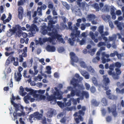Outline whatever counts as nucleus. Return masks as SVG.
Wrapping results in <instances>:
<instances>
[{
    "label": "nucleus",
    "mask_w": 124,
    "mask_h": 124,
    "mask_svg": "<svg viewBox=\"0 0 124 124\" xmlns=\"http://www.w3.org/2000/svg\"><path fill=\"white\" fill-rule=\"evenodd\" d=\"M67 89L68 91H71L70 94H68L67 95V98L68 99L70 98L71 97H73L75 95L79 96L80 90L77 88H74V86L73 87L69 86L67 87Z\"/></svg>",
    "instance_id": "obj_1"
},
{
    "label": "nucleus",
    "mask_w": 124,
    "mask_h": 124,
    "mask_svg": "<svg viewBox=\"0 0 124 124\" xmlns=\"http://www.w3.org/2000/svg\"><path fill=\"white\" fill-rule=\"evenodd\" d=\"M80 82L79 81L78 79H76L74 78H73L70 81V84L74 86V88H75L78 87L77 89L79 90H82L84 89V86L82 85H80L79 83Z\"/></svg>",
    "instance_id": "obj_2"
},
{
    "label": "nucleus",
    "mask_w": 124,
    "mask_h": 124,
    "mask_svg": "<svg viewBox=\"0 0 124 124\" xmlns=\"http://www.w3.org/2000/svg\"><path fill=\"white\" fill-rule=\"evenodd\" d=\"M70 55L71 59V64L72 66H75L76 64H75L74 62H77L78 61V58L76 56L75 54L73 52H70Z\"/></svg>",
    "instance_id": "obj_3"
},
{
    "label": "nucleus",
    "mask_w": 124,
    "mask_h": 124,
    "mask_svg": "<svg viewBox=\"0 0 124 124\" xmlns=\"http://www.w3.org/2000/svg\"><path fill=\"white\" fill-rule=\"evenodd\" d=\"M11 104L14 107L15 111V112H17L18 111L21 112L23 111V107L20 104L16 103L13 101H11Z\"/></svg>",
    "instance_id": "obj_4"
},
{
    "label": "nucleus",
    "mask_w": 124,
    "mask_h": 124,
    "mask_svg": "<svg viewBox=\"0 0 124 124\" xmlns=\"http://www.w3.org/2000/svg\"><path fill=\"white\" fill-rule=\"evenodd\" d=\"M108 112L112 113L114 117H116L117 115L118 114L116 111V107L115 105H113L111 107V109L109 107L108 108Z\"/></svg>",
    "instance_id": "obj_5"
},
{
    "label": "nucleus",
    "mask_w": 124,
    "mask_h": 124,
    "mask_svg": "<svg viewBox=\"0 0 124 124\" xmlns=\"http://www.w3.org/2000/svg\"><path fill=\"white\" fill-rule=\"evenodd\" d=\"M39 29L37 26L34 24H32L30 26V31H31V36H34V34L36 33V31H38Z\"/></svg>",
    "instance_id": "obj_6"
},
{
    "label": "nucleus",
    "mask_w": 124,
    "mask_h": 124,
    "mask_svg": "<svg viewBox=\"0 0 124 124\" xmlns=\"http://www.w3.org/2000/svg\"><path fill=\"white\" fill-rule=\"evenodd\" d=\"M107 75H103L104 84H105V87L104 89L105 90L109 89V84L110 80L108 78L106 77Z\"/></svg>",
    "instance_id": "obj_7"
},
{
    "label": "nucleus",
    "mask_w": 124,
    "mask_h": 124,
    "mask_svg": "<svg viewBox=\"0 0 124 124\" xmlns=\"http://www.w3.org/2000/svg\"><path fill=\"white\" fill-rule=\"evenodd\" d=\"M56 96L54 94V95H51L47 97V99L49 101H51L53 100L55 101L57 100H61L62 98L63 97L61 96L60 97L57 96L56 97Z\"/></svg>",
    "instance_id": "obj_8"
},
{
    "label": "nucleus",
    "mask_w": 124,
    "mask_h": 124,
    "mask_svg": "<svg viewBox=\"0 0 124 124\" xmlns=\"http://www.w3.org/2000/svg\"><path fill=\"white\" fill-rule=\"evenodd\" d=\"M81 90V100H82L84 99V97L85 96V97L86 99L89 98V96L88 93L86 91H83L82 92Z\"/></svg>",
    "instance_id": "obj_9"
},
{
    "label": "nucleus",
    "mask_w": 124,
    "mask_h": 124,
    "mask_svg": "<svg viewBox=\"0 0 124 124\" xmlns=\"http://www.w3.org/2000/svg\"><path fill=\"white\" fill-rule=\"evenodd\" d=\"M46 49L48 51L52 52H54L56 50L54 46L49 45L47 46Z\"/></svg>",
    "instance_id": "obj_10"
},
{
    "label": "nucleus",
    "mask_w": 124,
    "mask_h": 124,
    "mask_svg": "<svg viewBox=\"0 0 124 124\" xmlns=\"http://www.w3.org/2000/svg\"><path fill=\"white\" fill-rule=\"evenodd\" d=\"M80 31H77L76 33L75 32H72L70 34L71 36H75L76 38H81V36L80 35Z\"/></svg>",
    "instance_id": "obj_11"
},
{
    "label": "nucleus",
    "mask_w": 124,
    "mask_h": 124,
    "mask_svg": "<svg viewBox=\"0 0 124 124\" xmlns=\"http://www.w3.org/2000/svg\"><path fill=\"white\" fill-rule=\"evenodd\" d=\"M54 88L56 91L54 92V94L57 96L60 97V96H61L62 97V94H61L60 93L59 91V90L57 88L55 87Z\"/></svg>",
    "instance_id": "obj_12"
},
{
    "label": "nucleus",
    "mask_w": 124,
    "mask_h": 124,
    "mask_svg": "<svg viewBox=\"0 0 124 124\" xmlns=\"http://www.w3.org/2000/svg\"><path fill=\"white\" fill-rule=\"evenodd\" d=\"M56 114V111L54 109H51L48 111V115L50 117H52L53 115H55Z\"/></svg>",
    "instance_id": "obj_13"
},
{
    "label": "nucleus",
    "mask_w": 124,
    "mask_h": 124,
    "mask_svg": "<svg viewBox=\"0 0 124 124\" xmlns=\"http://www.w3.org/2000/svg\"><path fill=\"white\" fill-rule=\"evenodd\" d=\"M34 114H36L35 117V118H36L38 120H40L43 116L42 114H39L38 112H35Z\"/></svg>",
    "instance_id": "obj_14"
},
{
    "label": "nucleus",
    "mask_w": 124,
    "mask_h": 124,
    "mask_svg": "<svg viewBox=\"0 0 124 124\" xmlns=\"http://www.w3.org/2000/svg\"><path fill=\"white\" fill-rule=\"evenodd\" d=\"M109 7L108 5H106L103 8L101 9V11L103 12H108L109 11Z\"/></svg>",
    "instance_id": "obj_15"
},
{
    "label": "nucleus",
    "mask_w": 124,
    "mask_h": 124,
    "mask_svg": "<svg viewBox=\"0 0 124 124\" xmlns=\"http://www.w3.org/2000/svg\"><path fill=\"white\" fill-rule=\"evenodd\" d=\"M13 115L14 117V118L12 117V120H15L16 119H17V116H22L21 113H17L16 112H14L13 114Z\"/></svg>",
    "instance_id": "obj_16"
},
{
    "label": "nucleus",
    "mask_w": 124,
    "mask_h": 124,
    "mask_svg": "<svg viewBox=\"0 0 124 124\" xmlns=\"http://www.w3.org/2000/svg\"><path fill=\"white\" fill-rule=\"evenodd\" d=\"M30 95L28 93L25 96L24 98V100L26 104L29 103V101L28 100L30 99L31 98Z\"/></svg>",
    "instance_id": "obj_17"
},
{
    "label": "nucleus",
    "mask_w": 124,
    "mask_h": 124,
    "mask_svg": "<svg viewBox=\"0 0 124 124\" xmlns=\"http://www.w3.org/2000/svg\"><path fill=\"white\" fill-rule=\"evenodd\" d=\"M104 26L103 25L100 26L98 28V31L101 35L104 33Z\"/></svg>",
    "instance_id": "obj_18"
},
{
    "label": "nucleus",
    "mask_w": 124,
    "mask_h": 124,
    "mask_svg": "<svg viewBox=\"0 0 124 124\" xmlns=\"http://www.w3.org/2000/svg\"><path fill=\"white\" fill-rule=\"evenodd\" d=\"M91 103L92 105L95 107H97L99 105L100 102L97 101L95 99H93L91 101Z\"/></svg>",
    "instance_id": "obj_19"
},
{
    "label": "nucleus",
    "mask_w": 124,
    "mask_h": 124,
    "mask_svg": "<svg viewBox=\"0 0 124 124\" xmlns=\"http://www.w3.org/2000/svg\"><path fill=\"white\" fill-rule=\"evenodd\" d=\"M61 35L60 34H58L57 35V38L59 42H60L64 44L65 43V41L62 38H61Z\"/></svg>",
    "instance_id": "obj_20"
},
{
    "label": "nucleus",
    "mask_w": 124,
    "mask_h": 124,
    "mask_svg": "<svg viewBox=\"0 0 124 124\" xmlns=\"http://www.w3.org/2000/svg\"><path fill=\"white\" fill-rule=\"evenodd\" d=\"M102 17L104 21L107 20L106 19H107L108 20V21H110L111 19V16L109 15H107L106 16H105L104 15H102Z\"/></svg>",
    "instance_id": "obj_21"
},
{
    "label": "nucleus",
    "mask_w": 124,
    "mask_h": 124,
    "mask_svg": "<svg viewBox=\"0 0 124 124\" xmlns=\"http://www.w3.org/2000/svg\"><path fill=\"white\" fill-rule=\"evenodd\" d=\"M101 103L103 106H106L108 104L107 101L105 98H103L102 99Z\"/></svg>",
    "instance_id": "obj_22"
},
{
    "label": "nucleus",
    "mask_w": 124,
    "mask_h": 124,
    "mask_svg": "<svg viewBox=\"0 0 124 124\" xmlns=\"http://www.w3.org/2000/svg\"><path fill=\"white\" fill-rule=\"evenodd\" d=\"M58 105L61 108H63L65 107V103L64 102H62L60 101H58L57 102Z\"/></svg>",
    "instance_id": "obj_23"
},
{
    "label": "nucleus",
    "mask_w": 124,
    "mask_h": 124,
    "mask_svg": "<svg viewBox=\"0 0 124 124\" xmlns=\"http://www.w3.org/2000/svg\"><path fill=\"white\" fill-rule=\"evenodd\" d=\"M48 34L49 36H51V37H53L55 38H57V35H57L52 31L51 32H49Z\"/></svg>",
    "instance_id": "obj_24"
},
{
    "label": "nucleus",
    "mask_w": 124,
    "mask_h": 124,
    "mask_svg": "<svg viewBox=\"0 0 124 124\" xmlns=\"http://www.w3.org/2000/svg\"><path fill=\"white\" fill-rule=\"evenodd\" d=\"M22 32L23 31L21 30H18L16 32V34L15 35L16 37H20L21 36Z\"/></svg>",
    "instance_id": "obj_25"
},
{
    "label": "nucleus",
    "mask_w": 124,
    "mask_h": 124,
    "mask_svg": "<svg viewBox=\"0 0 124 124\" xmlns=\"http://www.w3.org/2000/svg\"><path fill=\"white\" fill-rule=\"evenodd\" d=\"M87 17L89 20H93L95 18V16L94 15L91 14L87 16Z\"/></svg>",
    "instance_id": "obj_26"
},
{
    "label": "nucleus",
    "mask_w": 124,
    "mask_h": 124,
    "mask_svg": "<svg viewBox=\"0 0 124 124\" xmlns=\"http://www.w3.org/2000/svg\"><path fill=\"white\" fill-rule=\"evenodd\" d=\"M37 92H38L37 90H34L31 89L28 94L30 95H33V96L35 94L37 93Z\"/></svg>",
    "instance_id": "obj_27"
},
{
    "label": "nucleus",
    "mask_w": 124,
    "mask_h": 124,
    "mask_svg": "<svg viewBox=\"0 0 124 124\" xmlns=\"http://www.w3.org/2000/svg\"><path fill=\"white\" fill-rule=\"evenodd\" d=\"M117 23V26L118 29L120 30H122L123 29V28L121 26V23H119L117 21H116L115 23V24H116Z\"/></svg>",
    "instance_id": "obj_28"
},
{
    "label": "nucleus",
    "mask_w": 124,
    "mask_h": 124,
    "mask_svg": "<svg viewBox=\"0 0 124 124\" xmlns=\"http://www.w3.org/2000/svg\"><path fill=\"white\" fill-rule=\"evenodd\" d=\"M80 64L81 67L84 68H85L87 67V66L85 63L83 61H81L80 62Z\"/></svg>",
    "instance_id": "obj_29"
},
{
    "label": "nucleus",
    "mask_w": 124,
    "mask_h": 124,
    "mask_svg": "<svg viewBox=\"0 0 124 124\" xmlns=\"http://www.w3.org/2000/svg\"><path fill=\"white\" fill-rule=\"evenodd\" d=\"M62 4L65 7L67 10H69L70 9V6L66 2H62Z\"/></svg>",
    "instance_id": "obj_30"
},
{
    "label": "nucleus",
    "mask_w": 124,
    "mask_h": 124,
    "mask_svg": "<svg viewBox=\"0 0 124 124\" xmlns=\"http://www.w3.org/2000/svg\"><path fill=\"white\" fill-rule=\"evenodd\" d=\"M88 71H89L90 72L92 73H94V71L93 69L92 68V67L91 66H89L87 67V66L86 68Z\"/></svg>",
    "instance_id": "obj_31"
},
{
    "label": "nucleus",
    "mask_w": 124,
    "mask_h": 124,
    "mask_svg": "<svg viewBox=\"0 0 124 124\" xmlns=\"http://www.w3.org/2000/svg\"><path fill=\"white\" fill-rule=\"evenodd\" d=\"M56 39L53 37H49L47 38L48 42L50 43H53L54 41L56 40Z\"/></svg>",
    "instance_id": "obj_32"
},
{
    "label": "nucleus",
    "mask_w": 124,
    "mask_h": 124,
    "mask_svg": "<svg viewBox=\"0 0 124 124\" xmlns=\"http://www.w3.org/2000/svg\"><path fill=\"white\" fill-rule=\"evenodd\" d=\"M92 80L93 83L95 86H98V84L96 78H95L94 77L92 79Z\"/></svg>",
    "instance_id": "obj_33"
},
{
    "label": "nucleus",
    "mask_w": 124,
    "mask_h": 124,
    "mask_svg": "<svg viewBox=\"0 0 124 124\" xmlns=\"http://www.w3.org/2000/svg\"><path fill=\"white\" fill-rule=\"evenodd\" d=\"M93 6L94 7V8L96 9V11H98L99 10V7L98 4L97 3H95L93 5Z\"/></svg>",
    "instance_id": "obj_34"
},
{
    "label": "nucleus",
    "mask_w": 124,
    "mask_h": 124,
    "mask_svg": "<svg viewBox=\"0 0 124 124\" xmlns=\"http://www.w3.org/2000/svg\"><path fill=\"white\" fill-rule=\"evenodd\" d=\"M57 21L56 20L54 21L53 19L52 20H50V21H49L48 24H49L51 26L52 25H53V24H55L57 23Z\"/></svg>",
    "instance_id": "obj_35"
},
{
    "label": "nucleus",
    "mask_w": 124,
    "mask_h": 124,
    "mask_svg": "<svg viewBox=\"0 0 124 124\" xmlns=\"http://www.w3.org/2000/svg\"><path fill=\"white\" fill-rule=\"evenodd\" d=\"M37 10L38 11V15L39 16H42V8L41 7H38Z\"/></svg>",
    "instance_id": "obj_36"
},
{
    "label": "nucleus",
    "mask_w": 124,
    "mask_h": 124,
    "mask_svg": "<svg viewBox=\"0 0 124 124\" xmlns=\"http://www.w3.org/2000/svg\"><path fill=\"white\" fill-rule=\"evenodd\" d=\"M75 77L78 79L79 82H81L83 80V78L82 77H80L79 75L77 73L75 74Z\"/></svg>",
    "instance_id": "obj_37"
},
{
    "label": "nucleus",
    "mask_w": 124,
    "mask_h": 124,
    "mask_svg": "<svg viewBox=\"0 0 124 124\" xmlns=\"http://www.w3.org/2000/svg\"><path fill=\"white\" fill-rule=\"evenodd\" d=\"M106 45L105 42L101 41L98 43V44H97V46L98 47H100L103 46H105Z\"/></svg>",
    "instance_id": "obj_38"
},
{
    "label": "nucleus",
    "mask_w": 124,
    "mask_h": 124,
    "mask_svg": "<svg viewBox=\"0 0 124 124\" xmlns=\"http://www.w3.org/2000/svg\"><path fill=\"white\" fill-rule=\"evenodd\" d=\"M58 52L59 53H62L65 51V49L63 47H61L58 49Z\"/></svg>",
    "instance_id": "obj_39"
},
{
    "label": "nucleus",
    "mask_w": 124,
    "mask_h": 124,
    "mask_svg": "<svg viewBox=\"0 0 124 124\" xmlns=\"http://www.w3.org/2000/svg\"><path fill=\"white\" fill-rule=\"evenodd\" d=\"M20 26L18 24L16 25L15 27H13V31H16L17 29H20Z\"/></svg>",
    "instance_id": "obj_40"
},
{
    "label": "nucleus",
    "mask_w": 124,
    "mask_h": 124,
    "mask_svg": "<svg viewBox=\"0 0 124 124\" xmlns=\"http://www.w3.org/2000/svg\"><path fill=\"white\" fill-rule=\"evenodd\" d=\"M119 75H117L115 73H113V75H112V77L115 80L118 79L119 78V76H118Z\"/></svg>",
    "instance_id": "obj_41"
},
{
    "label": "nucleus",
    "mask_w": 124,
    "mask_h": 124,
    "mask_svg": "<svg viewBox=\"0 0 124 124\" xmlns=\"http://www.w3.org/2000/svg\"><path fill=\"white\" fill-rule=\"evenodd\" d=\"M86 42V39L85 38H83L80 41V44L81 45H84Z\"/></svg>",
    "instance_id": "obj_42"
},
{
    "label": "nucleus",
    "mask_w": 124,
    "mask_h": 124,
    "mask_svg": "<svg viewBox=\"0 0 124 124\" xmlns=\"http://www.w3.org/2000/svg\"><path fill=\"white\" fill-rule=\"evenodd\" d=\"M14 76L16 80V81H19L21 79V77H17V75H16V73H15Z\"/></svg>",
    "instance_id": "obj_43"
},
{
    "label": "nucleus",
    "mask_w": 124,
    "mask_h": 124,
    "mask_svg": "<svg viewBox=\"0 0 124 124\" xmlns=\"http://www.w3.org/2000/svg\"><path fill=\"white\" fill-rule=\"evenodd\" d=\"M115 70L116 72V74L118 75H120L121 73V71L120 69L118 68H116Z\"/></svg>",
    "instance_id": "obj_44"
},
{
    "label": "nucleus",
    "mask_w": 124,
    "mask_h": 124,
    "mask_svg": "<svg viewBox=\"0 0 124 124\" xmlns=\"http://www.w3.org/2000/svg\"><path fill=\"white\" fill-rule=\"evenodd\" d=\"M24 1L23 0H20L18 2V5L19 6L21 5H23L24 4Z\"/></svg>",
    "instance_id": "obj_45"
},
{
    "label": "nucleus",
    "mask_w": 124,
    "mask_h": 124,
    "mask_svg": "<svg viewBox=\"0 0 124 124\" xmlns=\"http://www.w3.org/2000/svg\"><path fill=\"white\" fill-rule=\"evenodd\" d=\"M114 65L115 66L119 68H120L121 66V63L118 62H116L114 64Z\"/></svg>",
    "instance_id": "obj_46"
},
{
    "label": "nucleus",
    "mask_w": 124,
    "mask_h": 124,
    "mask_svg": "<svg viewBox=\"0 0 124 124\" xmlns=\"http://www.w3.org/2000/svg\"><path fill=\"white\" fill-rule=\"evenodd\" d=\"M48 26L47 27V30L48 31H52V28L54 27V25H51L49 24H48Z\"/></svg>",
    "instance_id": "obj_47"
},
{
    "label": "nucleus",
    "mask_w": 124,
    "mask_h": 124,
    "mask_svg": "<svg viewBox=\"0 0 124 124\" xmlns=\"http://www.w3.org/2000/svg\"><path fill=\"white\" fill-rule=\"evenodd\" d=\"M70 99L71 101L73 102V104L74 105H76L77 104V103L76 99H75L73 97L70 98Z\"/></svg>",
    "instance_id": "obj_48"
},
{
    "label": "nucleus",
    "mask_w": 124,
    "mask_h": 124,
    "mask_svg": "<svg viewBox=\"0 0 124 124\" xmlns=\"http://www.w3.org/2000/svg\"><path fill=\"white\" fill-rule=\"evenodd\" d=\"M23 9L22 7L20 6L19 8L18 9V13H23Z\"/></svg>",
    "instance_id": "obj_49"
},
{
    "label": "nucleus",
    "mask_w": 124,
    "mask_h": 124,
    "mask_svg": "<svg viewBox=\"0 0 124 124\" xmlns=\"http://www.w3.org/2000/svg\"><path fill=\"white\" fill-rule=\"evenodd\" d=\"M117 54L118 52L117 51H115L113 53H111L110 54V56L111 57H114L116 55V54Z\"/></svg>",
    "instance_id": "obj_50"
},
{
    "label": "nucleus",
    "mask_w": 124,
    "mask_h": 124,
    "mask_svg": "<svg viewBox=\"0 0 124 124\" xmlns=\"http://www.w3.org/2000/svg\"><path fill=\"white\" fill-rule=\"evenodd\" d=\"M68 41L69 42V43L71 46H73L74 45V42L71 39L69 38Z\"/></svg>",
    "instance_id": "obj_51"
},
{
    "label": "nucleus",
    "mask_w": 124,
    "mask_h": 124,
    "mask_svg": "<svg viewBox=\"0 0 124 124\" xmlns=\"http://www.w3.org/2000/svg\"><path fill=\"white\" fill-rule=\"evenodd\" d=\"M37 93H39L40 94H43L45 93V90H37Z\"/></svg>",
    "instance_id": "obj_52"
},
{
    "label": "nucleus",
    "mask_w": 124,
    "mask_h": 124,
    "mask_svg": "<svg viewBox=\"0 0 124 124\" xmlns=\"http://www.w3.org/2000/svg\"><path fill=\"white\" fill-rule=\"evenodd\" d=\"M71 100H70V99L69 100V101L67 103H66V102L65 103V107H66V106H70L71 105Z\"/></svg>",
    "instance_id": "obj_53"
},
{
    "label": "nucleus",
    "mask_w": 124,
    "mask_h": 124,
    "mask_svg": "<svg viewBox=\"0 0 124 124\" xmlns=\"http://www.w3.org/2000/svg\"><path fill=\"white\" fill-rule=\"evenodd\" d=\"M46 26L45 25H43V26H41L40 27V31L41 32L42 31H44L46 29Z\"/></svg>",
    "instance_id": "obj_54"
},
{
    "label": "nucleus",
    "mask_w": 124,
    "mask_h": 124,
    "mask_svg": "<svg viewBox=\"0 0 124 124\" xmlns=\"http://www.w3.org/2000/svg\"><path fill=\"white\" fill-rule=\"evenodd\" d=\"M87 72L86 71L82 70L81 71V73L84 77L85 75L87 74Z\"/></svg>",
    "instance_id": "obj_55"
},
{
    "label": "nucleus",
    "mask_w": 124,
    "mask_h": 124,
    "mask_svg": "<svg viewBox=\"0 0 124 124\" xmlns=\"http://www.w3.org/2000/svg\"><path fill=\"white\" fill-rule=\"evenodd\" d=\"M95 88L94 86H92L90 88V91L92 93H94L95 91Z\"/></svg>",
    "instance_id": "obj_56"
},
{
    "label": "nucleus",
    "mask_w": 124,
    "mask_h": 124,
    "mask_svg": "<svg viewBox=\"0 0 124 124\" xmlns=\"http://www.w3.org/2000/svg\"><path fill=\"white\" fill-rule=\"evenodd\" d=\"M112 118L110 116H108L106 117V121L109 122L111 121Z\"/></svg>",
    "instance_id": "obj_57"
},
{
    "label": "nucleus",
    "mask_w": 124,
    "mask_h": 124,
    "mask_svg": "<svg viewBox=\"0 0 124 124\" xmlns=\"http://www.w3.org/2000/svg\"><path fill=\"white\" fill-rule=\"evenodd\" d=\"M108 22L110 27L112 28H113L114 27V26L112 22L110 21H109Z\"/></svg>",
    "instance_id": "obj_58"
},
{
    "label": "nucleus",
    "mask_w": 124,
    "mask_h": 124,
    "mask_svg": "<svg viewBox=\"0 0 124 124\" xmlns=\"http://www.w3.org/2000/svg\"><path fill=\"white\" fill-rule=\"evenodd\" d=\"M115 66L114 64H112L110 65L109 68L110 70H113L114 69V68Z\"/></svg>",
    "instance_id": "obj_59"
},
{
    "label": "nucleus",
    "mask_w": 124,
    "mask_h": 124,
    "mask_svg": "<svg viewBox=\"0 0 124 124\" xmlns=\"http://www.w3.org/2000/svg\"><path fill=\"white\" fill-rule=\"evenodd\" d=\"M115 8L113 7L110 8V14H115V10L114 9Z\"/></svg>",
    "instance_id": "obj_60"
},
{
    "label": "nucleus",
    "mask_w": 124,
    "mask_h": 124,
    "mask_svg": "<svg viewBox=\"0 0 124 124\" xmlns=\"http://www.w3.org/2000/svg\"><path fill=\"white\" fill-rule=\"evenodd\" d=\"M10 57H9L7 60L6 62V65H8L9 64H10Z\"/></svg>",
    "instance_id": "obj_61"
},
{
    "label": "nucleus",
    "mask_w": 124,
    "mask_h": 124,
    "mask_svg": "<svg viewBox=\"0 0 124 124\" xmlns=\"http://www.w3.org/2000/svg\"><path fill=\"white\" fill-rule=\"evenodd\" d=\"M85 85L86 87V90H88L90 88V85L86 83L85 84Z\"/></svg>",
    "instance_id": "obj_62"
},
{
    "label": "nucleus",
    "mask_w": 124,
    "mask_h": 124,
    "mask_svg": "<svg viewBox=\"0 0 124 124\" xmlns=\"http://www.w3.org/2000/svg\"><path fill=\"white\" fill-rule=\"evenodd\" d=\"M78 113L81 116L82 115V116H84L85 114V112L81 110H79Z\"/></svg>",
    "instance_id": "obj_63"
},
{
    "label": "nucleus",
    "mask_w": 124,
    "mask_h": 124,
    "mask_svg": "<svg viewBox=\"0 0 124 124\" xmlns=\"http://www.w3.org/2000/svg\"><path fill=\"white\" fill-rule=\"evenodd\" d=\"M86 28L85 25L84 24H81V29L82 30H84Z\"/></svg>",
    "instance_id": "obj_64"
}]
</instances>
